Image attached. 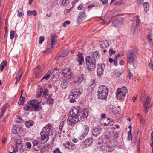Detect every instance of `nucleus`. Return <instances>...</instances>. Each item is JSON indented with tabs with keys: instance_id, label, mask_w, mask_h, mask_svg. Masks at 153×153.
I'll return each mask as SVG.
<instances>
[{
	"instance_id": "obj_1",
	"label": "nucleus",
	"mask_w": 153,
	"mask_h": 153,
	"mask_svg": "<svg viewBox=\"0 0 153 153\" xmlns=\"http://www.w3.org/2000/svg\"><path fill=\"white\" fill-rule=\"evenodd\" d=\"M41 102L38 101V100L34 99L28 101L23 107V109L26 111H30L33 110L35 111H39L42 109Z\"/></svg>"
},
{
	"instance_id": "obj_2",
	"label": "nucleus",
	"mask_w": 153,
	"mask_h": 153,
	"mask_svg": "<svg viewBox=\"0 0 153 153\" xmlns=\"http://www.w3.org/2000/svg\"><path fill=\"white\" fill-rule=\"evenodd\" d=\"M98 55V51H95L93 53V56H89L87 58V69L88 71V73H89L90 75L94 73V70L95 68V57L97 56Z\"/></svg>"
},
{
	"instance_id": "obj_3",
	"label": "nucleus",
	"mask_w": 153,
	"mask_h": 153,
	"mask_svg": "<svg viewBox=\"0 0 153 153\" xmlns=\"http://www.w3.org/2000/svg\"><path fill=\"white\" fill-rule=\"evenodd\" d=\"M51 125L49 124L43 127L41 132V140L45 143L49 139V135H53L52 132L51 131Z\"/></svg>"
},
{
	"instance_id": "obj_4",
	"label": "nucleus",
	"mask_w": 153,
	"mask_h": 153,
	"mask_svg": "<svg viewBox=\"0 0 153 153\" xmlns=\"http://www.w3.org/2000/svg\"><path fill=\"white\" fill-rule=\"evenodd\" d=\"M86 109L84 108L81 112L80 115V118L77 117H73L69 115L67 121L68 122L69 124L71 126L74 125L77 122H78L80 119H85L86 118Z\"/></svg>"
},
{
	"instance_id": "obj_5",
	"label": "nucleus",
	"mask_w": 153,
	"mask_h": 153,
	"mask_svg": "<svg viewBox=\"0 0 153 153\" xmlns=\"http://www.w3.org/2000/svg\"><path fill=\"white\" fill-rule=\"evenodd\" d=\"M127 54L128 62L132 65L134 67L136 66L138 63L136 56V54L135 52H134L130 50H128L127 51Z\"/></svg>"
},
{
	"instance_id": "obj_6",
	"label": "nucleus",
	"mask_w": 153,
	"mask_h": 153,
	"mask_svg": "<svg viewBox=\"0 0 153 153\" xmlns=\"http://www.w3.org/2000/svg\"><path fill=\"white\" fill-rule=\"evenodd\" d=\"M108 91V89L107 86L104 85H100L98 91V97L102 100L105 99Z\"/></svg>"
},
{
	"instance_id": "obj_7",
	"label": "nucleus",
	"mask_w": 153,
	"mask_h": 153,
	"mask_svg": "<svg viewBox=\"0 0 153 153\" xmlns=\"http://www.w3.org/2000/svg\"><path fill=\"white\" fill-rule=\"evenodd\" d=\"M82 91V89H75L71 91L69 95V98L70 99V102L73 103L75 102L76 99L81 94Z\"/></svg>"
},
{
	"instance_id": "obj_8",
	"label": "nucleus",
	"mask_w": 153,
	"mask_h": 153,
	"mask_svg": "<svg viewBox=\"0 0 153 153\" xmlns=\"http://www.w3.org/2000/svg\"><path fill=\"white\" fill-rule=\"evenodd\" d=\"M128 92V90L125 87L117 89L116 92L117 98L118 100L124 99Z\"/></svg>"
},
{
	"instance_id": "obj_9",
	"label": "nucleus",
	"mask_w": 153,
	"mask_h": 153,
	"mask_svg": "<svg viewBox=\"0 0 153 153\" xmlns=\"http://www.w3.org/2000/svg\"><path fill=\"white\" fill-rule=\"evenodd\" d=\"M62 74L64 77H67L69 79H73L75 77V76L71 73L68 68H66L64 69L62 71Z\"/></svg>"
},
{
	"instance_id": "obj_10",
	"label": "nucleus",
	"mask_w": 153,
	"mask_h": 153,
	"mask_svg": "<svg viewBox=\"0 0 153 153\" xmlns=\"http://www.w3.org/2000/svg\"><path fill=\"white\" fill-rule=\"evenodd\" d=\"M104 66L105 65L103 64L101 65H97V75L98 76H101L103 75Z\"/></svg>"
},
{
	"instance_id": "obj_11",
	"label": "nucleus",
	"mask_w": 153,
	"mask_h": 153,
	"mask_svg": "<svg viewBox=\"0 0 153 153\" xmlns=\"http://www.w3.org/2000/svg\"><path fill=\"white\" fill-rule=\"evenodd\" d=\"M79 112V110L78 108H76L75 107L72 108L71 111L69 113V115L72 116L73 117H77L78 118H80V116H79L78 114ZM81 113L79 114L80 115Z\"/></svg>"
},
{
	"instance_id": "obj_12",
	"label": "nucleus",
	"mask_w": 153,
	"mask_h": 153,
	"mask_svg": "<svg viewBox=\"0 0 153 153\" xmlns=\"http://www.w3.org/2000/svg\"><path fill=\"white\" fill-rule=\"evenodd\" d=\"M102 132V128L100 127L97 126L93 129L92 133L94 136L97 137Z\"/></svg>"
},
{
	"instance_id": "obj_13",
	"label": "nucleus",
	"mask_w": 153,
	"mask_h": 153,
	"mask_svg": "<svg viewBox=\"0 0 153 153\" xmlns=\"http://www.w3.org/2000/svg\"><path fill=\"white\" fill-rule=\"evenodd\" d=\"M114 149L113 146H107V145H103L101 147V150H105L107 152H111L113 151Z\"/></svg>"
},
{
	"instance_id": "obj_14",
	"label": "nucleus",
	"mask_w": 153,
	"mask_h": 153,
	"mask_svg": "<svg viewBox=\"0 0 153 153\" xmlns=\"http://www.w3.org/2000/svg\"><path fill=\"white\" fill-rule=\"evenodd\" d=\"M86 17V14L85 11H82L80 12L78 14L77 18V22L81 21L84 20Z\"/></svg>"
},
{
	"instance_id": "obj_15",
	"label": "nucleus",
	"mask_w": 153,
	"mask_h": 153,
	"mask_svg": "<svg viewBox=\"0 0 153 153\" xmlns=\"http://www.w3.org/2000/svg\"><path fill=\"white\" fill-rule=\"evenodd\" d=\"M123 18H120L114 21L113 22V25L114 27H117L123 23Z\"/></svg>"
},
{
	"instance_id": "obj_16",
	"label": "nucleus",
	"mask_w": 153,
	"mask_h": 153,
	"mask_svg": "<svg viewBox=\"0 0 153 153\" xmlns=\"http://www.w3.org/2000/svg\"><path fill=\"white\" fill-rule=\"evenodd\" d=\"M57 36L55 34H52L51 37V48H53V45L57 42L56 39Z\"/></svg>"
},
{
	"instance_id": "obj_17",
	"label": "nucleus",
	"mask_w": 153,
	"mask_h": 153,
	"mask_svg": "<svg viewBox=\"0 0 153 153\" xmlns=\"http://www.w3.org/2000/svg\"><path fill=\"white\" fill-rule=\"evenodd\" d=\"M64 146L66 148L70 149H74L76 148L75 144L71 142H68L64 144Z\"/></svg>"
},
{
	"instance_id": "obj_18",
	"label": "nucleus",
	"mask_w": 153,
	"mask_h": 153,
	"mask_svg": "<svg viewBox=\"0 0 153 153\" xmlns=\"http://www.w3.org/2000/svg\"><path fill=\"white\" fill-rule=\"evenodd\" d=\"M21 130L20 126L18 125H16L13 127L12 130L13 134H16L19 132Z\"/></svg>"
},
{
	"instance_id": "obj_19",
	"label": "nucleus",
	"mask_w": 153,
	"mask_h": 153,
	"mask_svg": "<svg viewBox=\"0 0 153 153\" xmlns=\"http://www.w3.org/2000/svg\"><path fill=\"white\" fill-rule=\"evenodd\" d=\"M103 121L104 125L105 126L108 125L111 126L114 123V121L112 120H111L109 118L105 119Z\"/></svg>"
},
{
	"instance_id": "obj_20",
	"label": "nucleus",
	"mask_w": 153,
	"mask_h": 153,
	"mask_svg": "<svg viewBox=\"0 0 153 153\" xmlns=\"http://www.w3.org/2000/svg\"><path fill=\"white\" fill-rule=\"evenodd\" d=\"M77 60L79 62V64L82 65L84 62L83 57L82 56V53L79 52L77 55Z\"/></svg>"
},
{
	"instance_id": "obj_21",
	"label": "nucleus",
	"mask_w": 153,
	"mask_h": 153,
	"mask_svg": "<svg viewBox=\"0 0 153 153\" xmlns=\"http://www.w3.org/2000/svg\"><path fill=\"white\" fill-rule=\"evenodd\" d=\"M16 148L17 149L20 150L22 147V143L21 140L17 139L16 141Z\"/></svg>"
},
{
	"instance_id": "obj_22",
	"label": "nucleus",
	"mask_w": 153,
	"mask_h": 153,
	"mask_svg": "<svg viewBox=\"0 0 153 153\" xmlns=\"http://www.w3.org/2000/svg\"><path fill=\"white\" fill-rule=\"evenodd\" d=\"M88 85L91 88L88 89L90 92H91L92 91V88L94 87L96 85L95 81L94 79H92L91 80L89 83Z\"/></svg>"
},
{
	"instance_id": "obj_23",
	"label": "nucleus",
	"mask_w": 153,
	"mask_h": 153,
	"mask_svg": "<svg viewBox=\"0 0 153 153\" xmlns=\"http://www.w3.org/2000/svg\"><path fill=\"white\" fill-rule=\"evenodd\" d=\"M109 45V44L108 41L106 40H105L101 42L100 46L101 48H104L108 47Z\"/></svg>"
},
{
	"instance_id": "obj_24",
	"label": "nucleus",
	"mask_w": 153,
	"mask_h": 153,
	"mask_svg": "<svg viewBox=\"0 0 153 153\" xmlns=\"http://www.w3.org/2000/svg\"><path fill=\"white\" fill-rule=\"evenodd\" d=\"M22 71H19L16 75V84L19 82L20 79L22 77Z\"/></svg>"
},
{
	"instance_id": "obj_25",
	"label": "nucleus",
	"mask_w": 153,
	"mask_h": 153,
	"mask_svg": "<svg viewBox=\"0 0 153 153\" xmlns=\"http://www.w3.org/2000/svg\"><path fill=\"white\" fill-rule=\"evenodd\" d=\"M112 136L111 137V139L114 140V142H116L117 140L118 139V136L117 134L116 133L114 132H112Z\"/></svg>"
},
{
	"instance_id": "obj_26",
	"label": "nucleus",
	"mask_w": 153,
	"mask_h": 153,
	"mask_svg": "<svg viewBox=\"0 0 153 153\" xmlns=\"http://www.w3.org/2000/svg\"><path fill=\"white\" fill-rule=\"evenodd\" d=\"M27 13L28 16H30L32 15L35 16L37 14V12L35 10H33V11L29 10L27 11Z\"/></svg>"
},
{
	"instance_id": "obj_27",
	"label": "nucleus",
	"mask_w": 153,
	"mask_h": 153,
	"mask_svg": "<svg viewBox=\"0 0 153 153\" xmlns=\"http://www.w3.org/2000/svg\"><path fill=\"white\" fill-rule=\"evenodd\" d=\"M67 86V83L66 81H62L61 84L60 86L62 88L65 89Z\"/></svg>"
},
{
	"instance_id": "obj_28",
	"label": "nucleus",
	"mask_w": 153,
	"mask_h": 153,
	"mask_svg": "<svg viewBox=\"0 0 153 153\" xmlns=\"http://www.w3.org/2000/svg\"><path fill=\"white\" fill-rule=\"evenodd\" d=\"M33 121H26L25 122V125L26 127H29L33 126Z\"/></svg>"
},
{
	"instance_id": "obj_29",
	"label": "nucleus",
	"mask_w": 153,
	"mask_h": 153,
	"mask_svg": "<svg viewBox=\"0 0 153 153\" xmlns=\"http://www.w3.org/2000/svg\"><path fill=\"white\" fill-rule=\"evenodd\" d=\"M22 94H21V96L18 102V104L19 105H23L24 101L25 100V98L23 97H22Z\"/></svg>"
},
{
	"instance_id": "obj_30",
	"label": "nucleus",
	"mask_w": 153,
	"mask_h": 153,
	"mask_svg": "<svg viewBox=\"0 0 153 153\" xmlns=\"http://www.w3.org/2000/svg\"><path fill=\"white\" fill-rule=\"evenodd\" d=\"M7 64V62L4 61H3V62L1 64L0 68L1 71H2L3 70L5 66Z\"/></svg>"
},
{
	"instance_id": "obj_31",
	"label": "nucleus",
	"mask_w": 153,
	"mask_h": 153,
	"mask_svg": "<svg viewBox=\"0 0 153 153\" xmlns=\"http://www.w3.org/2000/svg\"><path fill=\"white\" fill-rule=\"evenodd\" d=\"M50 76L49 74H47L44 76L41 79V81L42 82H44L45 80V81H46L50 77Z\"/></svg>"
},
{
	"instance_id": "obj_32",
	"label": "nucleus",
	"mask_w": 153,
	"mask_h": 153,
	"mask_svg": "<svg viewBox=\"0 0 153 153\" xmlns=\"http://www.w3.org/2000/svg\"><path fill=\"white\" fill-rule=\"evenodd\" d=\"M83 75H82V76H80L78 79L77 81H75L74 82L75 83H76L77 82L78 83H81L83 81L84 79V78L83 77Z\"/></svg>"
},
{
	"instance_id": "obj_33",
	"label": "nucleus",
	"mask_w": 153,
	"mask_h": 153,
	"mask_svg": "<svg viewBox=\"0 0 153 153\" xmlns=\"http://www.w3.org/2000/svg\"><path fill=\"white\" fill-rule=\"evenodd\" d=\"M144 9L146 12L149 9V4L148 2H145L143 4Z\"/></svg>"
},
{
	"instance_id": "obj_34",
	"label": "nucleus",
	"mask_w": 153,
	"mask_h": 153,
	"mask_svg": "<svg viewBox=\"0 0 153 153\" xmlns=\"http://www.w3.org/2000/svg\"><path fill=\"white\" fill-rule=\"evenodd\" d=\"M23 10L22 8H19L18 10V16L20 17L24 15L22 12Z\"/></svg>"
},
{
	"instance_id": "obj_35",
	"label": "nucleus",
	"mask_w": 153,
	"mask_h": 153,
	"mask_svg": "<svg viewBox=\"0 0 153 153\" xmlns=\"http://www.w3.org/2000/svg\"><path fill=\"white\" fill-rule=\"evenodd\" d=\"M110 111L115 114H117L118 112V110L116 108H110Z\"/></svg>"
},
{
	"instance_id": "obj_36",
	"label": "nucleus",
	"mask_w": 153,
	"mask_h": 153,
	"mask_svg": "<svg viewBox=\"0 0 153 153\" xmlns=\"http://www.w3.org/2000/svg\"><path fill=\"white\" fill-rule=\"evenodd\" d=\"M151 102L150 99V98L148 97L147 100H146V101L143 104H145L146 105H147L148 106H149V105L150 104V102Z\"/></svg>"
},
{
	"instance_id": "obj_37",
	"label": "nucleus",
	"mask_w": 153,
	"mask_h": 153,
	"mask_svg": "<svg viewBox=\"0 0 153 153\" xmlns=\"http://www.w3.org/2000/svg\"><path fill=\"white\" fill-rule=\"evenodd\" d=\"M131 130H130L128 132V139L129 140H131L132 139V136L131 134Z\"/></svg>"
},
{
	"instance_id": "obj_38",
	"label": "nucleus",
	"mask_w": 153,
	"mask_h": 153,
	"mask_svg": "<svg viewBox=\"0 0 153 153\" xmlns=\"http://www.w3.org/2000/svg\"><path fill=\"white\" fill-rule=\"evenodd\" d=\"M68 54V52L67 51H65L64 52L62 53L60 55H59L58 58H59L61 57H65Z\"/></svg>"
},
{
	"instance_id": "obj_39",
	"label": "nucleus",
	"mask_w": 153,
	"mask_h": 153,
	"mask_svg": "<svg viewBox=\"0 0 153 153\" xmlns=\"http://www.w3.org/2000/svg\"><path fill=\"white\" fill-rule=\"evenodd\" d=\"M92 139L91 138H89L87 139V145L89 146L92 143Z\"/></svg>"
},
{
	"instance_id": "obj_40",
	"label": "nucleus",
	"mask_w": 153,
	"mask_h": 153,
	"mask_svg": "<svg viewBox=\"0 0 153 153\" xmlns=\"http://www.w3.org/2000/svg\"><path fill=\"white\" fill-rule=\"evenodd\" d=\"M139 16H137L135 17L136 21V25L138 26L140 24V20L138 19Z\"/></svg>"
},
{
	"instance_id": "obj_41",
	"label": "nucleus",
	"mask_w": 153,
	"mask_h": 153,
	"mask_svg": "<svg viewBox=\"0 0 153 153\" xmlns=\"http://www.w3.org/2000/svg\"><path fill=\"white\" fill-rule=\"evenodd\" d=\"M143 106L144 107V109L146 110L145 112L146 114H147L148 111V109L149 108V106H148L145 104H143Z\"/></svg>"
},
{
	"instance_id": "obj_42",
	"label": "nucleus",
	"mask_w": 153,
	"mask_h": 153,
	"mask_svg": "<svg viewBox=\"0 0 153 153\" xmlns=\"http://www.w3.org/2000/svg\"><path fill=\"white\" fill-rule=\"evenodd\" d=\"M115 74L117 77H119L122 74V73L118 71H115Z\"/></svg>"
},
{
	"instance_id": "obj_43",
	"label": "nucleus",
	"mask_w": 153,
	"mask_h": 153,
	"mask_svg": "<svg viewBox=\"0 0 153 153\" xmlns=\"http://www.w3.org/2000/svg\"><path fill=\"white\" fill-rule=\"evenodd\" d=\"M44 37L43 36H41L39 38V43L42 44L44 41Z\"/></svg>"
},
{
	"instance_id": "obj_44",
	"label": "nucleus",
	"mask_w": 153,
	"mask_h": 153,
	"mask_svg": "<svg viewBox=\"0 0 153 153\" xmlns=\"http://www.w3.org/2000/svg\"><path fill=\"white\" fill-rule=\"evenodd\" d=\"M102 4L103 5H106L108 4V0H99Z\"/></svg>"
},
{
	"instance_id": "obj_45",
	"label": "nucleus",
	"mask_w": 153,
	"mask_h": 153,
	"mask_svg": "<svg viewBox=\"0 0 153 153\" xmlns=\"http://www.w3.org/2000/svg\"><path fill=\"white\" fill-rule=\"evenodd\" d=\"M42 90L40 89L39 90H38L37 92V97L40 96L42 94Z\"/></svg>"
},
{
	"instance_id": "obj_46",
	"label": "nucleus",
	"mask_w": 153,
	"mask_h": 153,
	"mask_svg": "<svg viewBox=\"0 0 153 153\" xmlns=\"http://www.w3.org/2000/svg\"><path fill=\"white\" fill-rule=\"evenodd\" d=\"M14 37V32L11 31L10 32V38L11 39H13Z\"/></svg>"
},
{
	"instance_id": "obj_47",
	"label": "nucleus",
	"mask_w": 153,
	"mask_h": 153,
	"mask_svg": "<svg viewBox=\"0 0 153 153\" xmlns=\"http://www.w3.org/2000/svg\"><path fill=\"white\" fill-rule=\"evenodd\" d=\"M48 91L46 90H45V91L44 92L43 94L45 97L46 98H47L48 97Z\"/></svg>"
},
{
	"instance_id": "obj_48",
	"label": "nucleus",
	"mask_w": 153,
	"mask_h": 153,
	"mask_svg": "<svg viewBox=\"0 0 153 153\" xmlns=\"http://www.w3.org/2000/svg\"><path fill=\"white\" fill-rule=\"evenodd\" d=\"M36 72L38 74L40 73L41 72L42 70L40 69V66H38L36 69Z\"/></svg>"
},
{
	"instance_id": "obj_49",
	"label": "nucleus",
	"mask_w": 153,
	"mask_h": 153,
	"mask_svg": "<svg viewBox=\"0 0 153 153\" xmlns=\"http://www.w3.org/2000/svg\"><path fill=\"white\" fill-rule=\"evenodd\" d=\"M109 52L110 55H112L113 54H114L115 53V51L112 49H110Z\"/></svg>"
},
{
	"instance_id": "obj_50",
	"label": "nucleus",
	"mask_w": 153,
	"mask_h": 153,
	"mask_svg": "<svg viewBox=\"0 0 153 153\" xmlns=\"http://www.w3.org/2000/svg\"><path fill=\"white\" fill-rule=\"evenodd\" d=\"M70 23V21L67 20L63 24V26L65 27H66L67 25L69 24Z\"/></svg>"
},
{
	"instance_id": "obj_51",
	"label": "nucleus",
	"mask_w": 153,
	"mask_h": 153,
	"mask_svg": "<svg viewBox=\"0 0 153 153\" xmlns=\"http://www.w3.org/2000/svg\"><path fill=\"white\" fill-rule=\"evenodd\" d=\"M86 132V131H85L84 134L81 136L80 139L81 140H83L85 138L86 136V134H85Z\"/></svg>"
},
{
	"instance_id": "obj_52",
	"label": "nucleus",
	"mask_w": 153,
	"mask_h": 153,
	"mask_svg": "<svg viewBox=\"0 0 153 153\" xmlns=\"http://www.w3.org/2000/svg\"><path fill=\"white\" fill-rule=\"evenodd\" d=\"M136 28L134 26H132L131 28V33L132 34H134L135 33Z\"/></svg>"
},
{
	"instance_id": "obj_53",
	"label": "nucleus",
	"mask_w": 153,
	"mask_h": 153,
	"mask_svg": "<svg viewBox=\"0 0 153 153\" xmlns=\"http://www.w3.org/2000/svg\"><path fill=\"white\" fill-rule=\"evenodd\" d=\"M26 145L27 147L29 149H30L31 146V144L29 142H26Z\"/></svg>"
},
{
	"instance_id": "obj_54",
	"label": "nucleus",
	"mask_w": 153,
	"mask_h": 153,
	"mask_svg": "<svg viewBox=\"0 0 153 153\" xmlns=\"http://www.w3.org/2000/svg\"><path fill=\"white\" fill-rule=\"evenodd\" d=\"M152 37V35L149 34V35H148L147 36L148 39L150 41V42L151 43L152 42V39L151 38Z\"/></svg>"
},
{
	"instance_id": "obj_55",
	"label": "nucleus",
	"mask_w": 153,
	"mask_h": 153,
	"mask_svg": "<svg viewBox=\"0 0 153 153\" xmlns=\"http://www.w3.org/2000/svg\"><path fill=\"white\" fill-rule=\"evenodd\" d=\"M54 153H60L59 148H56L53 152Z\"/></svg>"
},
{
	"instance_id": "obj_56",
	"label": "nucleus",
	"mask_w": 153,
	"mask_h": 153,
	"mask_svg": "<svg viewBox=\"0 0 153 153\" xmlns=\"http://www.w3.org/2000/svg\"><path fill=\"white\" fill-rule=\"evenodd\" d=\"M16 121L17 123H20L22 122V120L20 117H18Z\"/></svg>"
},
{
	"instance_id": "obj_57",
	"label": "nucleus",
	"mask_w": 153,
	"mask_h": 153,
	"mask_svg": "<svg viewBox=\"0 0 153 153\" xmlns=\"http://www.w3.org/2000/svg\"><path fill=\"white\" fill-rule=\"evenodd\" d=\"M145 92H146V91L145 90H143L142 91V94H141V99L142 100H143L142 99V97H144L145 96Z\"/></svg>"
},
{
	"instance_id": "obj_58",
	"label": "nucleus",
	"mask_w": 153,
	"mask_h": 153,
	"mask_svg": "<svg viewBox=\"0 0 153 153\" xmlns=\"http://www.w3.org/2000/svg\"><path fill=\"white\" fill-rule=\"evenodd\" d=\"M149 67L153 71V64L152 61L149 63Z\"/></svg>"
},
{
	"instance_id": "obj_59",
	"label": "nucleus",
	"mask_w": 153,
	"mask_h": 153,
	"mask_svg": "<svg viewBox=\"0 0 153 153\" xmlns=\"http://www.w3.org/2000/svg\"><path fill=\"white\" fill-rule=\"evenodd\" d=\"M7 107L5 105L3 106L2 107V109L1 110L2 113H4L5 111V110L6 108Z\"/></svg>"
},
{
	"instance_id": "obj_60",
	"label": "nucleus",
	"mask_w": 153,
	"mask_h": 153,
	"mask_svg": "<svg viewBox=\"0 0 153 153\" xmlns=\"http://www.w3.org/2000/svg\"><path fill=\"white\" fill-rule=\"evenodd\" d=\"M84 8L82 4H80L77 7V9L79 10H81Z\"/></svg>"
},
{
	"instance_id": "obj_61",
	"label": "nucleus",
	"mask_w": 153,
	"mask_h": 153,
	"mask_svg": "<svg viewBox=\"0 0 153 153\" xmlns=\"http://www.w3.org/2000/svg\"><path fill=\"white\" fill-rule=\"evenodd\" d=\"M107 20H106L105 21V24H108L109 23V22L110 21V18H107Z\"/></svg>"
},
{
	"instance_id": "obj_62",
	"label": "nucleus",
	"mask_w": 153,
	"mask_h": 153,
	"mask_svg": "<svg viewBox=\"0 0 153 153\" xmlns=\"http://www.w3.org/2000/svg\"><path fill=\"white\" fill-rule=\"evenodd\" d=\"M137 94H136L135 95H134L132 99V100L134 102L135 100L137 98Z\"/></svg>"
},
{
	"instance_id": "obj_63",
	"label": "nucleus",
	"mask_w": 153,
	"mask_h": 153,
	"mask_svg": "<svg viewBox=\"0 0 153 153\" xmlns=\"http://www.w3.org/2000/svg\"><path fill=\"white\" fill-rule=\"evenodd\" d=\"M129 71V78L130 79L131 76L133 75V74L131 72H130V69H128Z\"/></svg>"
},
{
	"instance_id": "obj_64",
	"label": "nucleus",
	"mask_w": 153,
	"mask_h": 153,
	"mask_svg": "<svg viewBox=\"0 0 153 153\" xmlns=\"http://www.w3.org/2000/svg\"><path fill=\"white\" fill-rule=\"evenodd\" d=\"M70 12V11L69 10L66 9L64 11V13L66 15H67Z\"/></svg>"
}]
</instances>
